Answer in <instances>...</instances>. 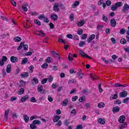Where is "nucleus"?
<instances>
[{"label": "nucleus", "mask_w": 129, "mask_h": 129, "mask_svg": "<svg viewBox=\"0 0 129 129\" xmlns=\"http://www.w3.org/2000/svg\"><path fill=\"white\" fill-rule=\"evenodd\" d=\"M79 53L80 55H81V56H82V57H83V58L86 57V58H88L89 59H92V57H91L89 56V55H88L87 54H86L82 50H79Z\"/></svg>", "instance_id": "1"}, {"label": "nucleus", "mask_w": 129, "mask_h": 129, "mask_svg": "<svg viewBox=\"0 0 129 129\" xmlns=\"http://www.w3.org/2000/svg\"><path fill=\"white\" fill-rule=\"evenodd\" d=\"M53 10L55 13H59L60 9H59V5L57 3H55L53 7Z\"/></svg>", "instance_id": "2"}, {"label": "nucleus", "mask_w": 129, "mask_h": 129, "mask_svg": "<svg viewBox=\"0 0 129 129\" xmlns=\"http://www.w3.org/2000/svg\"><path fill=\"white\" fill-rule=\"evenodd\" d=\"M129 10V6L127 4H125L123 6V8L122 9V12L123 13H126L127 11Z\"/></svg>", "instance_id": "3"}, {"label": "nucleus", "mask_w": 129, "mask_h": 129, "mask_svg": "<svg viewBox=\"0 0 129 129\" xmlns=\"http://www.w3.org/2000/svg\"><path fill=\"white\" fill-rule=\"evenodd\" d=\"M124 120H125V116L123 115H121L118 118V122L120 123H123Z\"/></svg>", "instance_id": "4"}, {"label": "nucleus", "mask_w": 129, "mask_h": 129, "mask_svg": "<svg viewBox=\"0 0 129 129\" xmlns=\"http://www.w3.org/2000/svg\"><path fill=\"white\" fill-rule=\"evenodd\" d=\"M10 111V110H6L5 111V117L4 118V120L5 121H7L8 120V118H9V112Z\"/></svg>", "instance_id": "5"}, {"label": "nucleus", "mask_w": 129, "mask_h": 129, "mask_svg": "<svg viewBox=\"0 0 129 129\" xmlns=\"http://www.w3.org/2000/svg\"><path fill=\"white\" fill-rule=\"evenodd\" d=\"M127 96V92L123 91L119 93V97L121 98L126 97Z\"/></svg>", "instance_id": "6"}, {"label": "nucleus", "mask_w": 129, "mask_h": 129, "mask_svg": "<svg viewBox=\"0 0 129 129\" xmlns=\"http://www.w3.org/2000/svg\"><path fill=\"white\" fill-rule=\"evenodd\" d=\"M37 91L38 92H42V91H43L42 93H45V90H43V86L42 85H39L38 86Z\"/></svg>", "instance_id": "7"}, {"label": "nucleus", "mask_w": 129, "mask_h": 129, "mask_svg": "<svg viewBox=\"0 0 129 129\" xmlns=\"http://www.w3.org/2000/svg\"><path fill=\"white\" fill-rule=\"evenodd\" d=\"M51 53L54 57H55V58H57V59L60 60V56H59L60 55H59V54L58 53L56 52V51H52Z\"/></svg>", "instance_id": "8"}, {"label": "nucleus", "mask_w": 129, "mask_h": 129, "mask_svg": "<svg viewBox=\"0 0 129 129\" xmlns=\"http://www.w3.org/2000/svg\"><path fill=\"white\" fill-rule=\"evenodd\" d=\"M29 99V95H26L21 98L20 99L21 102H25V101L28 100Z\"/></svg>", "instance_id": "9"}, {"label": "nucleus", "mask_w": 129, "mask_h": 129, "mask_svg": "<svg viewBox=\"0 0 129 129\" xmlns=\"http://www.w3.org/2000/svg\"><path fill=\"white\" fill-rule=\"evenodd\" d=\"M11 61L12 63H16V62H18V57L14 56H12L10 58Z\"/></svg>", "instance_id": "10"}, {"label": "nucleus", "mask_w": 129, "mask_h": 129, "mask_svg": "<svg viewBox=\"0 0 129 129\" xmlns=\"http://www.w3.org/2000/svg\"><path fill=\"white\" fill-rule=\"evenodd\" d=\"M50 18L51 19V20H52L53 21H57V20H58V16H57L56 14H52L50 15Z\"/></svg>", "instance_id": "11"}, {"label": "nucleus", "mask_w": 129, "mask_h": 129, "mask_svg": "<svg viewBox=\"0 0 129 129\" xmlns=\"http://www.w3.org/2000/svg\"><path fill=\"white\" fill-rule=\"evenodd\" d=\"M31 82L33 85H35V84H37V83H39V80L37 78L34 77Z\"/></svg>", "instance_id": "12"}, {"label": "nucleus", "mask_w": 129, "mask_h": 129, "mask_svg": "<svg viewBox=\"0 0 129 129\" xmlns=\"http://www.w3.org/2000/svg\"><path fill=\"white\" fill-rule=\"evenodd\" d=\"M11 71H12V65L8 64L7 66L6 72H7V73H11Z\"/></svg>", "instance_id": "13"}, {"label": "nucleus", "mask_w": 129, "mask_h": 129, "mask_svg": "<svg viewBox=\"0 0 129 129\" xmlns=\"http://www.w3.org/2000/svg\"><path fill=\"white\" fill-rule=\"evenodd\" d=\"M111 26H112L113 28L116 26V21H115V19H111L110 21Z\"/></svg>", "instance_id": "14"}, {"label": "nucleus", "mask_w": 129, "mask_h": 129, "mask_svg": "<svg viewBox=\"0 0 129 129\" xmlns=\"http://www.w3.org/2000/svg\"><path fill=\"white\" fill-rule=\"evenodd\" d=\"M112 112H113V113H115V112H118V111H119V107L118 106L113 107L112 110Z\"/></svg>", "instance_id": "15"}, {"label": "nucleus", "mask_w": 129, "mask_h": 129, "mask_svg": "<svg viewBox=\"0 0 129 129\" xmlns=\"http://www.w3.org/2000/svg\"><path fill=\"white\" fill-rule=\"evenodd\" d=\"M94 38H95V35L92 34L90 35V38L87 39V41L88 43H91V41H92Z\"/></svg>", "instance_id": "16"}, {"label": "nucleus", "mask_w": 129, "mask_h": 129, "mask_svg": "<svg viewBox=\"0 0 129 129\" xmlns=\"http://www.w3.org/2000/svg\"><path fill=\"white\" fill-rule=\"evenodd\" d=\"M84 24H85V21L84 20H82L80 21L77 23V26H78V27H81L83 26Z\"/></svg>", "instance_id": "17"}, {"label": "nucleus", "mask_w": 129, "mask_h": 129, "mask_svg": "<svg viewBox=\"0 0 129 129\" xmlns=\"http://www.w3.org/2000/svg\"><path fill=\"white\" fill-rule=\"evenodd\" d=\"M27 63H28V58L27 57H25L22 59L21 64L22 65H25Z\"/></svg>", "instance_id": "18"}, {"label": "nucleus", "mask_w": 129, "mask_h": 129, "mask_svg": "<svg viewBox=\"0 0 129 129\" xmlns=\"http://www.w3.org/2000/svg\"><path fill=\"white\" fill-rule=\"evenodd\" d=\"M25 85H26V82L21 80L20 81L19 87H23V86H25Z\"/></svg>", "instance_id": "19"}, {"label": "nucleus", "mask_w": 129, "mask_h": 129, "mask_svg": "<svg viewBox=\"0 0 129 129\" xmlns=\"http://www.w3.org/2000/svg\"><path fill=\"white\" fill-rule=\"evenodd\" d=\"M68 102H69V100L67 99H65L62 102V106H66L68 104Z\"/></svg>", "instance_id": "20"}, {"label": "nucleus", "mask_w": 129, "mask_h": 129, "mask_svg": "<svg viewBox=\"0 0 129 129\" xmlns=\"http://www.w3.org/2000/svg\"><path fill=\"white\" fill-rule=\"evenodd\" d=\"M23 118H24V121H25L26 122H28V121H29V120L30 119V117H29V116H28L27 115H25V114L23 115Z\"/></svg>", "instance_id": "21"}, {"label": "nucleus", "mask_w": 129, "mask_h": 129, "mask_svg": "<svg viewBox=\"0 0 129 129\" xmlns=\"http://www.w3.org/2000/svg\"><path fill=\"white\" fill-rule=\"evenodd\" d=\"M79 46V47H83V46H86V42L85 41L80 42Z\"/></svg>", "instance_id": "22"}, {"label": "nucleus", "mask_w": 129, "mask_h": 129, "mask_svg": "<svg viewBox=\"0 0 129 129\" xmlns=\"http://www.w3.org/2000/svg\"><path fill=\"white\" fill-rule=\"evenodd\" d=\"M127 126V125L125 123H123L122 124L119 125V129L125 128Z\"/></svg>", "instance_id": "23"}, {"label": "nucleus", "mask_w": 129, "mask_h": 129, "mask_svg": "<svg viewBox=\"0 0 129 129\" xmlns=\"http://www.w3.org/2000/svg\"><path fill=\"white\" fill-rule=\"evenodd\" d=\"M21 76L22 78L28 77V76H29V73L27 72L23 73L21 74Z\"/></svg>", "instance_id": "24"}, {"label": "nucleus", "mask_w": 129, "mask_h": 129, "mask_svg": "<svg viewBox=\"0 0 129 129\" xmlns=\"http://www.w3.org/2000/svg\"><path fill=\"white\" fill-rule=\"evenodd\" d=\"M98 122H99V123H100L101 124H104V123H105V120L102 119V118H100L98 119Z\"/></svg>", "instance_id": "25"}, {"label": "nucleus", "mask_w": 129, "mask_h": 129, "mask_svg": "<svg viewBox=\"0 0 129 129\" xmlns=\"http://www.w3.org/2000/svg\"><path fill=\"white\" fill-rule=\"evenodd\" d=\"M32 123L34 124H37V125H39V124H41V121L39 120H34L32 121Z\"/></svg>", "instance_id": "26"}, {"label": "nucleus", "mask_w": 129, "mask_h": 129, "mask_svg": "<svg viewBox=\"0 0 129 129\" xmlns=\"http://www.w3.org/2000/svg\"><path fill=\"white\" fill-rule=\"evenodd\" d=\"M117 94H115L114 95H112L111 97H110V99L111 100H113V99H117Z\"/></svg>", "instance_id": "27"}, {"label": "nucleus", "mask_w": 129, "mask_h": 129, "mask_svg": "<svg viewBox=\"0 0 129 129\" xmlns=\"http://www.w3.org/2000/svg\"><path fill=\"white\" fill-rule=\"evenodd\" d=\"M104 106H105V104L103 102H100L98 104V107H99V108L104 107Z\"/></svg>", "instance_id": "28"}, {"label": "nucleus", "mask_w": 129, "mask_h": 129, "mask_svg": "<svg viewBox=\"0 0 129 129\" xmlns=\"http://www.w3.org/2000/svg\"><path fill=\"white\" fill-rule=\"evenodd\" d=\"M15 42H21L22 41V38L20 37L17 36L14 38Z\"/></svg>", "instance_id": "29"}, {"label": "nucleus", "mask_w": 129, "mask_h": 129, "mask_svg": "<svg viewBox=\"0 0 129 129\" xmlns=\"http://www.w3.org/2000/svg\"><path fill=\"white\" fill-rule=\"evenodd\" d=\"M60 117L59 116H55L53 118V121L54 122H57L60 119Z\"/></svg>", "instance_id": "30"}, {"label": "nucleus", "mask_w": 129, "mask_h": 129, "mask_svg": "<svg viewBox=\"0 0 129 129\" xmlns=\"http://www.w3.org/2000/svg\"><path fill=\"white\" fill-rule=\"evenodd\" d=\"M24 92H25V90H24V89L23 88H21L20 89L18 92V94L19 95H22V94H23L24 93Z\"/></svg>", "instance_id": "31"}, {"label": "nucleus", "mask_w": 129, "mask_h": 129, "mask_svg": "<svg viewBox=\"0 0 129 129\" xmlns=\"http://www.w3.org/2000/svg\"><path fill=\"white\" fill-rule=\"evenodd\" d=\"M79 4H80V2L78 1H75L74 4L73 5V8H76V7H77V6H78L79 5Z\"/></svg>", "instance_id": "32"}, {"label": "nucleus", "mask_w": 129, "mask_h": 129, "mask_svg": "<svg viewBox=\"0 0 129 129\" xmlns=\"http://www.w3.org/2000/svg\"><path fill=\"white\" fill-rule=\"evenodd\" d=\"M83 75H84V74L77 73V77H78V78H80L81 79H82L83 78V77H82L83 76Z\"/></svg>", "instance_id": "33"}, {"label": "nucleus", "mask_w": 129, "mask_h": 129, "mask_svg": "<svg viewBox=\"0 0 129 129\" xmlns=\"http://www.w3.org/2000/svg\"><path fill=\"white\" fill-rule=\"evenodd\" d=\"M111 10L113 11V12L115 11L116 10H117V7L116 5L115 4L111 7Z\"/></svg>", "instance_id": "34"}, {"label": "nucleus", "mask_w": 129, "mask_h": 129, "mask_svg": "<svg viewBox=\"0 0 129 129\" xmlns=\"http://www.w3.org/2000/svg\"><path fill=\"white\" fill-rule=\"evenodd\" d=\"M120 43H121V44H122V45H124L126 44V40H125V39L124 38H122L120 40Z\"/></svg>", "instance_id": "35"}, {"label": "nucleus", "mask_w": 129, "mask_h": 129, "mask_svg": "<svg viewBox=\"0 0 129 129\" xmlns=\"http://www.w3.org/2000/svg\"><path fill=\"white\" fill-rule=\"evenodd\" d=\"M52 61H53V59L50 57H48L46 59V62H47V63H51Z\"/></svg>", "instance_id": "36"}, {"label": "nucleus", "mask_w": 129, "mask_h": 129, "mask_svg": "<svg viewBox=\"0 0 129 129\" xmlns=\"http://www.w3.org/2000/svg\"><path fill=\"white\" fill-rule=\"evenodd\" d=\"M125 33V29L122 28L119 31V34L121 35H123Z\"/></svg>", "instance_id": "37"}, {"label": "nucleus", "mask_w": 129, "mask_h": 129, "mask_svg": "<svg viewBox=\"0 0 129 129\" xmlns=\"http://www.w3.org/2000/svg\"><path fill=\"white\" fill-rule=\"evenodd\" d=\"M30 127L31 129H36V128H37V126L33 122H32V124H30Z\"/></svg>", "instance_id": "38"}, {"label": "nucleus", "mask_w": 129, "mask_h": 129, "mask_svg": "<svg viewBox=\"0 0 129 129\" xmlns=\"http://www.w3.org/2000/svg\"><path fill=\"white\" fill-rule=\"evenodd\" d=\"M97 28L98 31H102V29L103 28V26L98 25H97Z\"/></svg>", "instance_id": "39"}, {"label": "nucleus", "mask_w": 129, "mask_h": 129, "mask_svg": "<svg viewBox=\"0 0 129 129\" xmlns=\"http://www.w3.org/2000/svg\"><path fill=\"white\" fill-rule=\"evenodd\" d=\"M115 5L117 6V8H118V7H122L123 6L122 2L116 3Z\"/></svg>", "instance_id": "40"}, {"label": "nucleus", "mask_w": 129, "mask_h": 129, "mask_svg": "<svg viewBox=\"0 0 129 129\" xmlns=\"http://www.w3.org/2000/svg\"><path fill=\"white\" fill-rule=\"evenodd\" d=\"M41 68H43L44 69H46V68H48V63H44L41 66Z\"/></svg>", "instance_id": "41"}, {"label": "nucleus", "mask_w": 129, "mask_h": 129, "mask_svg": "<svg viewBox=\"0 0 129 129\" xmlns=\"http://www.w3.org/2000/svg\"><path fill=\"white\" fill-rule=\"evenodd\" d=\"M73 56V54H72L71 53H69V56H68V59L70 61H72V60H73V58L72 57Z\"/></svg>", "instance_id": "42"}, {"label": "nucleus", "mask_w": 129, "mask_h": 129, "mask_svg": "<svg viewBox=\"0 0 129 129\" xmlns=\"http://www.w3.org/2000/svg\"><path fill=\"white\" fill-rule=\"evenodd\" d=\"M83 33V30L82 29H79L77 31L78 35H82Z\"/></svg>", "instance_id": "43"}, {"label": "nucleus", "mask_w": 129, "mask_h": 129, "mask_svg": "<svg viewBox=\"0 0 129 129\" xmlns=\"http://www.w3.org/2000/svg\"><path fill=\"white\" fill-rule=\"evenodd\" d=\"M38 32L40 34V35H39V36H40L41 37H44L45 34L44 33V32H43V31L40 30V31H38Z\"/></svg>", "instance_id": "44"}, {"label": "nucleus", "mask_w": 129, "mask_h": 129, "mask_svg": "<svg viewBox=\"0 0 129 129\" xmlns=\"http://www.w3.org/2000/svg\"><path fill=\"white\" fill-rule=\"evenodd\" d=\"M47 81H48L47 78H44L41 81V84H45L47 83Z\"/></svg>", "instance_id": "45"}, {"label": "nucleus", "mask_w": 129, "mask_h": 129, "mask_svg": "<svg viewBox=\"0 0 129 129\" xmlns=\"http://www.w3.org/2000/svg\"><path fill=\"white\" fill-rule=\"evenodd\" d=\"M24 43L23 42V49L24 50V51H28V45L27 44H24Z\"/></svg>", "instance_id": "46"}, {"label": "nucleus", "mask_w": 129, "mask_h": 129, "mask_svg": "<svg viewBox=\"0 0 129 129\" xmlns=\"http://www.w3.org/2000/svg\"><path fill=\"white\" fill-rule=\"evenodd\" d=\"M29 72L30 73H33L34 66H31L30 67H29Z\"/></svg>", "instance_id": "47"}, {"label": "nucleus", "mask_w": 129, "mask_h": 129, "mask_svg": "<svg viewBox=\"0 0 129 129\" xmlns=\"http://www.w3.org/2000/svg\"><path fill=\"white\" fill-rule=\"evenodd\" d=\"M23 45H24V42H21L19 46L17 48V50H18V51H19V50H21V49L23 48Z\"/></svg>", "instance_id": "48"}, {"label": "nucleus", "mask_w": 129, "mask_h": 129, "mask_svg": "<svg viewBox=\"0 0 129 129\" xmlns=\"http://www.w3.org/2000/svg\"><path fill=\"white\" fill-rule=\"evenodd\" d=\"M34 23L38 26H41V22H40V21L38 20H34Z\"/></svg>", "instance_id": "49"}, {"label": "nucleus", "mask_w": 129, "mask_h": 129, "mask_svg": "<svg viewBox=\"0 0 129 129\" xmlns=\"http://www.w3.org/2000/svg\"><path fill=\"white\" fill-rule=\"evenodd\" d=\"M102 18H103V21H104V22H107V21H108V19H107V17L105 16V15H103Z\"/></svg>", "instance_id": "50"}, {"label": "nucleus", "mask_w": 129, "mask_h": 129, "mask_svg": "<svg viewBox=\"0 0 129 129\" xmlns=\"http://www.w3.org/2000/svg\"><path fill=\"white\" fill-rule=\"evenodd\" d=\"M33 54L32 52L29 51L24 54V56H31Z\"/></svg>", "instance_id": "51"}, {"label": "nucleus", "mask_w": 129, "mask_h": 129, "mask_svg": "<svg viewBox=\"0 0 129 129\" xmlns=\"http://www.w3.org/2000/svg\"><path fill=\"white\" fill-rule=\"evenodd\" d=\"M47 99L49 102H53V98H52V96L50 95H49L47 97Z\"/></svg>", "instance_id": "52"}, {"label": "nucleus", "mask_w": 129, "mask_h": 129, "mask_svg": "<svg viewBox=\"0 0 129 129\" xmlns=\"http://www.w3.org/2000/svg\"><path fill=\"white\" fill-rule=\"evenodd\" d=\"M11 3L12 4V5H13V6L14 7H17V3H16V2L14 0H10Z\"/></svg>", "instance_id": "53"}, {"label": "nucleus", "mask_w": 129, "mask_h": 129, "mask_svg": "<svg viewBox=\"0 0 129 129\" xmlns=\"http://www.w3.org/2000/svg\"><path fill=\"white\" fill-rule=\"evenodd\" d=\"M77 99H78V96H73L72 98V100L73 102L76 101V100H77Z\"/></svg>", "instance_id": "54"}, {"label": "nucleus", "mask_w": 129, "mask_h": 129, "mask_svg": "<svg viewBox=\"0 0 129 129\" xmlns=\"http://www.w3.org/2000/svg\"><path fill=\"white\" fill-rule=\"evenodd\" d=\"M114 87H122V85L119 84V83H116L114 84Z\"/></svg>", "instance_id": "55"}, {"label": "nucleus", "mask_w": 129, "mask_h": 129, "mask_svg": "<svg viewBox=\"0 0 129 129\" xmlns=\"http://www.w3.org/2000/svg\"><path fill=\"white\" fill-rule=\"evenodd\" d=\"M38 19H39V20H42V19H45V16L43 14L40 15L38 17Z\"/></svg>", "instance_id": "56"}, {"label": "nucleus", "mask_w": 129, "mask_h": 129, "mask_svg": "<svg viewBox=\"0 0 129 129\" xmlns=\"http://www.w3.org/2000/svg\"><path fill=\"white\" fill-rule=\"evenodd\" d=\"M114 104H121V102L120 101V100H119V99H117L116 101H114Z\"/></svg>", "instance_id": "57"}, {"label": "nucleus", "mask_w": 129, "mask_h": 129, "mask_svg": "<svg viewBox=\"0 0 129 129\" xmlns=\"http://www.w3.org/2000/svg\"><path fill=\"white\" fill-rule=\"evenodd\" d=\"M87 38V34H84L82 36V40H85Z\"/></svg>", "instance_id": "58"}, {"label": "nucleus", "mask_w": 129, "mask_h": 129, "mask_svg": "<svg viewBox=\"0 0 129 129\" xmlns=\"http://www.w3.org/2000/svg\"><path fill=\"white\" fill-rule=\"evenodd\" d=\"M128 99H129L128 97H127L124 99L123 100V103H127V102H128Z\"/></svg>", "instance_id": "59"}, {"label": "nucleus", "mask_w": 129, "mask_h": 129, "mask_svg": "<svg viewBox=\"0 0 129 129\" xmlns=\"http://www.w3.org/2000/svg\"><path fill=\"white\" fill-rule=\"evenodd\" d=\"M31 102H37V100H36V98L35 97H32L30 99Z\"/></svg>", "instance_id": "60"}, {"label": "nucleus", "mask_w": 129, "mask_h": 129, "mask_svg": "<svg viewBox=\"0 0 129 129\" xmlns=\"http://www.w3.org/2000/svg\"><path fill=\"white\" fill-rule=\"evenodd\" d=\"M76 109H73L71 112V114H73L74 115H76Z\"/></svg>", "instance_id": "61"}, {"label": "nucleus", "mask_w": 129, "mask_h": 129, "mask_svg": "<svg viewBox=\"0 0 129 129\" xmlns=\"http://www.w3.org/2000/svg\"><path fill=\"white\" fill-rule=\"evenodd\" d=\"M104 3V1L103 0H100L98 3V6H101Z\"/></svg>", "instance_id": "62"}, {"label": "nucleus", "mask_w": 129, "mask_h": 129, "mask_svg": "<svg viewBox=\"0 0 129 129\" xmlns=\"http://www.w3.org/2000/svg\"><path fill=\"white\" fill-rule=\"evenodd\" d=\"M85 98V97L84 96L81 97V98H80L79 99V101L80 102H83V101H84V98Z\"/></svg>", "instance_id": "63"}, {"label": "nucleus", "mask_w": 129, "mask_h": 129, "mask_svg": "<svg viewBox=\"0 0 129 129\" xmlns=\"http://www.w3.org/2000/svg\"><path fill=\"white\" fill-rule=\"evenodd\" d=\"M22 9L24 12H28V8L26 7H25V6H22Z\"/></svg>", "instance_id": "64"}]
</instances>
